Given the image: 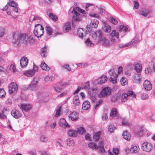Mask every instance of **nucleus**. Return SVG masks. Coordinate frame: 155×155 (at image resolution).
I'll use <instances>...</instances> for the list:
<instances>
[{"mask_svg":"<svg viewBox=\"0 0 155 155\" xmlns=\"http://www.w3.org/2000/svg\"><path fill=\"white\" fill-rule=\"evenodd\" d=\"M122 120V124L124 126H128L130 124V123L127 120V119L124 118H121Z\"/></svg>","mask_w":155,"mask_h":155,"instance_id":"42","label":"nucleus"},{"mask_svg":"<svg viewBox=\"0 0 155 155\" xmlns=\"http://www.w3.org/2000/svg\"><path fill=\"white\" fill-rule=\"evenodd\" d=\"M98 24V22L96 19L92 20L90 23V25L92 27L96 28Z\"/></svg>","mask_w":155,"mask_h":155,"instance_id":"31","label":"nucleus"},{"mask_svg":"<svg viewBox=\"0 0 155 155\" xmlns=\"http://www.w3.org/2000/svg\"><path fill=\"white\" fill-rule=\"evenodd\" d=\"M111 92V90L109 87H104L100 92L98 96L100 98L105 97L110 95Z\"/></svg>","mask_w":155,"mask_h":155,"instance_id":"7","label":"nucleus"},{"mask_svg":"<svg viewBox=\"0 0 155 155\" xmlns=\"http://www.w3.org/2000/svg\"><path fill=\"white\" fill-rule=\"evenodd\" d=\"M35 42V40L33 39V37L32 36H30L29 37H28V35H27V39L25 42V44H30V45H32Z\"/></svg>","mask_w":155,"mask_h":155,"instance_id":"24","label":"nucleus"},{"mask_svg":"<svg viewBox=\"0 0 155 155\" xmlns=\"http://www.w3.org/2000/svg\"><path fill=\"white\" fill-rule=\"evenodd\" d=\"M87 34V31L85 29L80 28L78 30L77 34L79 37L81 38H84Z\"/></svg>","mask_w":155,"mask_h":155,"instance_id":"13","label":"nucleus"},{"mask_svg":"<svg viewBox=\"0 0 155 155\" xmlns=\"http://www.w3.org/2000/svg\"><path fill=\"white\" fill-rule=\"evenodd\" d=\"M28 62V59L26 57H23L21 58L20 60V64L21 67L22 68L26 67Z\"/></svg>","mask_w":155,"mask_h":155,"instance_id":"14","label":"nucleus"},{"mask_svg":"<svg viewBox=\"0 0 155 155\" xmlns=\"http://www.w3.org/2000/svg\"><path fill=\"white\" fill-rule=\"evenodd\" d=\"M73 104L75 106H78L80 104V100L78 96H75L73 98Z\"/></svg>","mask_w":155,"mask_h":155,"instance_id":"35","label":"nucleus"},{"mask_svg":"<svg viewBox=\"0 0 155 155\" xmlns=\"http://www.w3.org/2000/svg\"><path fill=\"white\" fill-rule=\"evenodd\" d=\"M107 77L105 75H103L101 77L97 79V83L98 84H103L107 81Z\"/></svg>","mask_w":155,"mask_h":155,"instance_id":"19","label":"nucleus"},{"mask_svg":"<svg viewBox=\"0 0 155 155\" xmlns=\"http://www.w3.org/2000/svg\"><path fill=\"white\" fill-rule=\"evenodd\" d=\"M61 67L63 69H66L68 71H70L71 70V68H70L69 65L68 64H64V65L61 66Z\"/></svg>","mask_w":155,"mask_h":155,"instance_id":"58","label":"nucleus"},{"mask_svg":"<svg viewBox=\"0 0 155 155\" xmlns=\"http://www.w3.org/2000/svg\"><path fill=\"white\" fill-rule=\"evenodd\" d=\"M89 147L93 149H100V151L103 153L105 151L104 149V147L103 142L102 141H100L99 142L98 145H96L94 143H90L88 144Z\"/></svg>","mask_w":155,"mask_h":155,"instance_id":"3","label":"nucleus"},{"mask_svg":"<svg viewBox=\"0 0 155 155\" xmlns=\"http://www.w3.org/2000/svg\"><path fill=\"white\" fill-rule=\"evenodd\" d=\"M115 129V127L113 124H110L108 127V130L110 133H112Z\"/></svg>","mask_w":155,"mask_h":155,"instance_id":"51","label":"nucleus"},{"mask_svg":"<svg viewBox=\"0 0 155 155\" xmlns=\"http://www.w3.org/2000/svg\"><path fill=\"white\" fill-rule=\"evenodd\" d=\"M110 116L112 117H117L119 118V115L118 114L117 112L116 109H113L111 110L110 113Z\"/></svg>","mask_w":155,"mask_h":155,"instance_id":"28","label":"nucleus"},{"mask_svg":"<svg viewBox=\"0 0 155 155\" xmlns=\"http://www.w3.org/2000/svg\"><path fill=\"white\" fill-rule=\"evenodd\" d=\"M39 18L37 16L35 15H32L30 17V20L32 21H34L39 19Z\"/></svg>","mask_w":155,"mask_h":155,"instance_id":"63","label":"nucleus"},{"mask_svg":"<svg viewBox=\"0 0 155 155\" xmlns=\"http://www.w3.org/2000/svg\"><path fill=\"white\" fill-rule=\"evenodd\" d=\"M5 95V92L4 89L0 88V97L3 98Z\"/></svg>","mask_w":155,"mask_h":155,"instance_id":"54","label":"nucleus"},{"mask_svg":"<svg viewBox=\"0 0 155 155\" xmlns=\"http://www.w3.org/2000/svg\"><path fill=\"white\" fill-rule=\"evenodd\" d=\"M143 86L145 89L147 91H150L152 88V84L150 82L147 80H146L144 81Z\"/></svg>","mask_w":155,"mask_h":155,"instance_id":"16","label":"nucleus"},{"mask_svg":"<svg viewBox=\"0 0 155 155\" xmlns=\"http://www.w3.org/2000/svg\"><path fill=\"white\" fill-rule=\"evenodd\" d=\"M81 19V16H73L72 18V22L73 24L74 22L80 21Z\"/></svg>","mask_w":155,"mask_h":155,"instance_id":"39","label":"nucleus"},{"mask_svg":"<svg viewBox=\"0 0 155 155\" xmlns=\"http://www.w3.org/2000/svg\"><path fill=\"white\" fill-rule=\"evenodd\" d=\"M149 11L147 9H141L140 10V13L141 15L144 16H146L149 13Z\"/></svg>","mask_w":155,"mask_h":155,"instance_id":"36","label":"nucleus"},{"mask_svg":"<svg viewBox=\"0 0 155 155\" xmlns=\"http://www.w3.org/2000/svg\"><path fill=\"white\" fill-rule=\"evenodd\" d=\"M67 133L69 137H77V131L75 130L72 129L68 130L67 131Z\"/></svg>","mask_w":155,"mask_h":155,"instance_id":"23","label":"nucleus"},{"mask_svg":"<svg viewBox=\"0 0 155 155\" xmlns=\"http://www.w3.org/2000/svg\"><path fill=\"white\" fill-rule=\"evenodd\" d=\"M40 140L43 142H46L48 141V139L47 137H45L43 136H41L40 138Z\"/></svg>","mask_w":155,"mask_h":155,"instance_id":"62","label":"nucleus"},{"mask_svg":"<svg viewBox=\"0 0 155 155\" xmlns=\"http://www.w3.org/2000/svg\"><path fill=\"white\" fill-rule=\"evenodd\" d=\"M100 40L101 41L103 45L105 46H109L110 45L109 40L105 37H102V38Z\"/></svg>","mask_w":155,"mask_h":155,"instance_id":"22","label":"nucleus"},{"mask_svg":"<svg viewBox=\"0 0 155 155\" xmlns=\"http://www.w3.org/2000/svg\"><path fill=\"white\" fill-rule=\"evenodd\" d=\"M128 96L127 93H124L121 96V100L122 102H126L127 100Z\"/></svg>","mask_w":155,"mask_h":155,"instance_id":"37","label":"nucleus"},{"mask_svg":"<svg viewBox=\"0 0 155 155\" xmlns=\"http://www.w3.org/2000/svg\"><path fill=\"white\" fill-rule=\"evenodd\" d=\"M8 5L10 6H11L12 8L17 6V5L16 3L13 1H12L8 4Z\"/></svg>","mask_w":155,"mask_h":155,"instance_id":"60","label":"nucleus"},{"mask_svg":"<svg viewBox=\"0 0 155 155\" xmlns=\"http://www.w3.org/2000/svg\"><path fill=\"white\" fill-rule=\"evenodd\" d=\"M39 80L38 78H35L32 81L31 84L28 85V88L29 90L32 91H35L37 90V85L38 82Z\"/></svg>","mask_w":155,"mask_h":155,"instance_id":"10","label":"nucleus"},{"mask_svg":"<svg viewBox=\"0 0 155 155\" xmlns=\"http://www.w3.org/2000/svg\"><path fill=\"white\" fill-rule=\"evenodd\" d=\"M85 44L86 46L87 47H89L93 45V43L90 41L89 38H88L85 41Z\"/></svg>","mask_w":155,"mask_h":155,"instance_id":"50","label":"nucleus"},{"mask_svg":"<svg viewBox=\"0 0 155 155\" xmlns=\"http://www.w3.org/2000/svg\"><path fill=\"white\" fill-rule=\"evenodd\" d=\"M154 64H153L152 63H149V66L145 70V73L148 74L152 72L155 68Z\"/></svg>","mask_w":155,"mask_h":155,"instance_id":"18","label":"nucleus"},{"mask_svg":"<svg viewBox=\"0 0 155 155\" xmlns=\"http://www.w3.org/2000/svg\"><path fill=\"white\" fill-rule=\"evenodd\" d=\"M120 82L121 85L123 86H124L127 84V79L124 77H122L120 79Z\"/></svg>","mask_w":155,"mask_h":155,"instance_id":"48","label":"nucleus"},{"mask_svg":"<svg viewBox=\"0 0 155 155\" xmlns=\"http://www.w3.org/2000/svg\"><path fill=\"white\" fill-rule=\"evenodd\" d=\"M128 28L125 26L123 25H121L119 28L120 31H123L124 32H126Z\"/></svg>","mask_w":155,"mask_h":155,"instance_id":"47","label":"nucleus"},{"mask_svg":"<svg viewBox=\"0 0 155 155\" xmlns=\"http://www.w3.org/2000/svg\"><path fill=\"white\" fill-rule=\"evenodd\" d=\"M9 69L13 72H15L16 71V69L15 66L13 64L10 65L9 67Z\"/></svg>","mask_w":155,"mask_h":155,"instance_id":"61","label":"nucleus"},{"mask_svg":"<svg viewBox=\"0 0 155 155\" xmlns=\"http://www.w3.org/2000/svg\"><path fill=\"white\" fill-rule=\"evenodd\" d=\"M143 132L144 133V134H145V135H147V136L149 135H148V133L147 132V131H145L144 130H141V129L139 132H137V133L138 136H141L143 134Z\"/></svg>","mask_w":155,"mask_h":155,"instance_id":"53","label":"nucleus"},{"mask_svg":"<svg viewBox=\"0 0 155 155\" xmlns=\"http://www.w3.org/2000/svg\"><path fill=\"white\" fill-rule=\"evenodd\" d=\"M45 30L47 34L48 35H50L52 34V31L51 28L49 26H46L45 27Z\"/></svg>","mask_w":155,"mask_h":155,"instance_id":"43","label":"nucleus"},{"mask_svg":"<svg viewBox=\"0 0 155 155\" xmlns=\"http://www.w3.org/2000/svg\"><path fill=\"white\" fill-rule=\"evenodd\" d=\"M148 96L146 94L143 93L141 94V98L142 100L147 99H148Z\"/></svg>","mask_w":155,"mask_h":155,"instance_id":"59","label":"nucleus"},{"mask_svg":"<svg viewBox=\"0 0 155 155\" xmlns=\"http://www.w3.org/2000/svg\"><path fill=\"white\" fill-rule=\"evenodd\" d=\"M59 125L60 126L64 128H66L67 127L68 128L70 127V125L64 118H61L60 119L59 122Z\"/></svg>","mask_w":155,"mask_h":155,"instance_id":"15","label":"nucleus"},{"mask_svg":"<svg viewBox=\"0 0 155 155\" xmlns=\"http://www.w3.org/2000/svg\"><path fill=\"white\" fill-rule=\"evenodd\" d=\"M99 36V40H101V39L102 38V34L101 31L100 30H98L96 32H92L91 34V37L94 40H96L97 38V36Z\"/></svg>","mask_w":155,"mask_h":155,"instance_id":"12","label":"nucleus"},{"mask_svg":"<svg viewBox=\"0 0 155 155\" xmlns=\"http://www.w3.org/2000/svg\"><path fill=\"white\" fill-rule=\"evenodd\" d=\"M123 137L125 140H130L131 138L130 135L127 131H125L123 132L122 134Z\"/></svg>","mask_w":155,"mask_h":155,"instance_id":"30","label":"nucleus"},{"mask_svg":"<svg viewBox=\"0 0 155 155\" xmlns=\"http://www.w3.org/2000/svg\"><path fill=\"white\" fill-rule=\"evenodd\" d=\"M103 29L105 32H109L111 30V28L110 26L105 22L104 23Z\"/></svg>","mask_w":155,"mask_h":155,"instance_id":"29","label":"nucleus"},{"mask_svg":"<svg viewBox=\"0 0 155 155\" xmlns=\"http://www.w3.org/2000/svg\"><path fill=\"white\" fill-rule=\"evenodd\" d=\"M47 47L45 46L44 48H42L41 51V55L43 57L45 58L47 55L45 54L46 53Z\"/></svg>","mask_w":155,"mask_h":155,"instance_id":"38","label":"nucleus"},{"mask_svg":"<svg viewBox=\"0 0 155 155\" xmlns=\"http://www.w3.org/2000/svg\"><path fill=\"white\" fill-rule=\"evenodd\" d=\"M71 25L70 22L66 23L63 26V29L64 31L67 32L70 30L71 29Z\"/></svg>","mask_w":155,"mask_h":155,"instance_id":"25","label":"nucleus"},{"mask_svg":"<svg viewBox=\"0 0 155 155\" xmlns=\"http://www.w3.org/2000/svg\"><path fill=\"white\" fill-rule=\"evenodd\" d=\"M49 17L54 21H56L58 19L57 16L51 13H49L48 14Z\"/></svg>","mask_w":155,"mask_h":155,"instance_id":"44","label":"nucleus"},{"mask_svg":"<svg viewBox=\"0 0 155 155\" xmlns=\"http://www.w3.org/2000/svg\"><path fill=\"white\" fill-rule=\"evenodd\" d=\"M27 39V35L24 34H19L18 35L17 40L13 39L12 42L15 46H17L19 43L25 44V42Z\"/></svg>","mask_w":155,"mask_h":155,"instance_id":"1","label":"nucleus"},{"mask_svg":"<svg viewBox=\"0 0 155 155\" xmlns=\"http://www.w3.org/2000/svg\"><path fill=\"white\" fill-rule=\"evenodd\" d=\"M69 118L73 121L77 120L78 118V113L75 111L71 112L69 115Z\"/></svg>","mask_w":155,"mask_h":155,"instance_id":"17","label":"nucleus"},{"mask_svg":"<svg viewBox=\"0 0 155 155\" xmlns=\"http://www.w3.org/2000/svg\"><path fill=\"white\" fill-rule=\"evenodd\" d=\"M61 107H60L55 110V114L54 115L55 117H58L61 115Z\"/></svg>","mask_w":155,"mask_h":155,"instance_id":"49","label":"nucleus"},{"mask_svg":"<svg viewBox=\"0 0 155 155\" xmlns=\"http://www.w3.org/2000/svg\"><path fill=\"white\" fill-rule=\"evenodd\" d=\"M100 136V133L98 132L95 133L93 136V137L94 140L97 141L99 140Z\"/></svg>","mask_w":155,"mask_h":155,"instance_id":"45","label":"nucleus"},{"mask_svg":"<svg viewBox=\"0 0 155 155\" xmlns=\"http://www.w3.org/2000/svg\"><path fill=\"white\" fill-rule=\"evenodd\" d=\"M135 41V40L134 39H132L131 41L126 44H125V45H123V44H120L119 45V46L120 48H125L126 47H128L130 45L133 44L134 43Z\"/></svg>","mask_w":155,"mask_h":155,"instance_id":"34","label":"nucleus"},{"mask_svg":"<svg viewBox=\"0 0 155 155\" xmlns=\"http://www.w3.org/2000/svg\"><path fill=\"white\" fill-rule=\"evenodd\" d=\"M90 107V103L87 101H85L83 104L82 108L83 110H86L88 109Z\"/></svg>","mask_w":155,"mask_h":155,"instance_id":"27","label":"nucleus"},{"mask_svg":"<svg viewBox=\"0 0 155 155\" xmlns=\"http://www.w3.org/2000/svg\"><path fill=\"white\" fill-rule=\"evenodd\" d=\"M127 94L128 97L130 96L134 97H136V95L134 93V92L132 91H128Z\"/></svg>","mask_w":155,"mask_h":155,"instance_id":"55","label":"nucleus"},{"mask_svg":"<svg viewBox=\"0 0 155 155\" xmlns=\"http://www.w3.org/2000/svg\"><path fill=\"white\" fill-rule=\"evenodd\" d=\"M140 150V148L138 146L135 145L132 147L130 149V151L133 153H137Z\"/></svg>","mask_w":155,"mask_h":155,"instance_id":"33","label":"nucleus"},{"mask_svg":"<svg viewBox=\"0 0 155 155\" xmlns=\"http://www.w3.org/2000/svg\"><path fill=\"white\" fill-rule=\"evenodd\" d=\"M142 66L141 64L137 63L135 64L134 69L138 73L141 72Z\"/></svg>","mask_w":155,"mask_h":155,"instance_id":"32","label":"nucleus"},{"mask_svg":"<svg viewBox=\"0 0 155 155\" xmlns=\"http://www.w3.org/2000/svg\"><path fill=\"white\" fill-rule=\"evenodd\" d=\"M113 152L115 155H118L119 153V150L117 148H114L113 150Z\"/></svg>","mask_w":155,"mask_h":155,"instance_id":"64","label":"nucleus"},{"mask_svg":"<svg viewBox=\"0 0 155 155\" xmlns=\"http://www.w3.org/2000/svg\"><path fill=\"white\" fill-rule=\"evenodd\" d=\"M110 22L114 25H117L118 21L112 17H110Z\"/></svg>","mask_w":155,"mask_h":155,"instance_id":"57","label":"nucleus"},{"mask_svg":"<svg viewBox=\"0 0 155 155\" xmlns=\"http://www.w3.org/2000/svg\"><path fill=\"white\" fill-rule=\"evenodd\" d=\"M89 83L87 82L85 83V85L82 87L86 90L88 89L89 90V94L91 95V96H92V97H93V98L94 99L95 97L94 96L97 92L98 90L96 88H89Z\"/></svg>","mask_w":155,"mask_h":155,"instance_id":"4","label":"nucleus"},{"mask_svg":"<svg viewBox=\"0 0 155 155\" xmlns=\"http://www.w3.org/2000/svg\"><path fill=\"white\" fill-rule=\"evenodd\" d=\"M40 67L42 69L48 71L49 70V68L47 65L45 63H42L41 64Z\"/></svg>","mask_w":155,"mask_h":155,"instance_id":"40","label":"nucleus"},{"mask_svg":"<svg viewBox=\"0 0 155 155\" xmlns=\"http://www.w3.org/2000/svg\"><path fill=\"white\" fill-rule=\"evenodd\" d=\"M109 73L110 75V81L113 84H116L117 82L118 75L115 72L114 68L110 70Z\"/></svg>","mask_w":155,"mask_h":155,"instance_id":"5","label":"nucleus"},{"mask_svg":"<svg viewBox=\"0 0 155 155\" xmlns=\"http://www.w3.org/2000/svg\"><path fill=\"white\" fill-rule=\"evenodd\" d=\"M68 84V83L60 81L54 87L55 91L57 92H60L63 88Z\"/></svg>","mask_w":155,"mask_h":155,"instance_id":"9","label":"nucleus"},{"mask_svg":"<svg viewBox=\"0 0 155 155\" xmlns=\"http://www.w3.org/2000/svg\"><path fill=\"white\" fill-rule=\"evenodd\" d=\"M153 148L152 144L148 142H144L142 144V150L146 152H149Z\"/></svg>","mask_w":155,"mask_h":155,"instance_id":"8","label":"nucleus"},{"mask_svg":"<svg viewBox=\"0 0 155 155\" xmlns=\"http://www.w3.org/2000/svg\"><path fill=\"white\" fill-rule=\"evenodd\" d=\"M5 34V30L2 28H0V38L3 37Z\"/></svg>","mask_w":155,"mask_h":155,"instance_id":"56","label":"nucleus"},{"mask_svg":"<svg viewBox=\"0 0 155 155\" xmlns=\"http://www.w3.org/2000/svg\"><path fill=\"white\" fill-rule=\"evenodd\" d=\"M8 91L10 94L15 93L18 90L17 85L15 82H12L8 86Z\"/></svg>","mask_w":155,"mask_h":155,"instance_id":"11","label":"nucleus"},{"mask_svg":"<svg viewBox=\"0 0 155 155\" xmlns=\"http://www.w3.org/2000/svg\"><path fill=\"white\" fill-rule=\"evenodd\" d=\"M110 36L112 37H115L116 38H118L119 36V33L116 30H113L112 32L110 34Z\"/></svg>","mask_w":155,"mask_h":155,"instance_id":"41","label":"nucleus"},{"mask_svg":"<svg viewBox=\"0 0 155 155\" xmlns=\"http://www.w3.org/2000/svg\"><path fill=\"white\" fill-rule=\"evenodd\" d=\"M67 144L69 146H72L74 143V140L71 138H69L67 140Z\"/></svg>","mask_w":155,"mask_h":155,"instance_id":"46","label":"nucleus"},{"mask_svg":"<svg viewBox=\"0 0 155 155\" xmlns=\"http://www.w3.org/2000/svg\"><path fill=\"white\" fill-rule=\"evenodd\" d=\"M44 28L40 24H37L35 26L34 31L35 36L39 38L41 37L44 34Z\"/></svg>","mask_w":155,"mask_h":155,"instance_id":"2","label":"nucleus"},{"mask_svg":"<svg viewBox=\"0 0 155 155\" xmlns=\"http://www.w3.org/2000/svg\"><path fill=\"white\" fill-rule=\"evenodd\" d=\"M31 106L28 104H22L21 105V108L26 111H28L31 108Z\"/></svg>","mask_w":155,"mask_h":155,"instance_id":"26","label":"nucleus"},{"mask_svg":"<svg viewBox=\"0 0 155 155\" xmlns=\"http://www.w3.org/2000/svg\"><path fill=\"white\" fill-rule=\"evenodd\" d=\"M12 115L15 118L17 119L21 117V114L18 110H13L11 112Z\"/></svg>","mask_w":155,"mask_h":155,"instance_id":"20","label":"nucleus"},{"mask_svg":"<svg viewBox=\"0 0 155 155\" xmlns=\"http://www.w3.org/2000/svg\"><path fill=\"white\" fill-rule=\"evenodd\" d=\"M77 132L79 134H82L85 133V130L83 127H81L78 128Z\"/></svg>","mask_w":155,"mask_h":155,"instance_id":"52","label":"nucleus"},{"mask_svg":"<svg viewBox=\"0 0 155 155\" xmlns=\"http://www.w3.org/2000/svg\"><path fill=\"white\" fill-rule=\"evenodd\" d=\"M38 70V66L34 64L33 69L32 70H29L25 71L23 74L26 76L31 77L33 76L36 71H37Z\"/></svg>","mask_w":155,"mask_h":155,"instance_id":"6","label":"nucleus"},{"mask_svg":"<svg viewBox=\"0 0 155 155\" xmlns=\"http://www.w3.org/2000/svg\"><path fill=\"white\" fill-rule=\"evenodd\" d=\"M141 80V75L139 73L135 74L134 76V81L137 83L139 84Z\"/></svg>","mask_w":155,"mask_h":155,"instance_id":"21","label":"nucleus"}]
</instances>
